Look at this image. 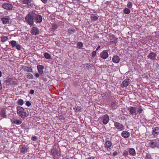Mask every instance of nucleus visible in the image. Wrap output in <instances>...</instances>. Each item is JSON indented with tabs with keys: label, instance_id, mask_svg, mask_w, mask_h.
Instances as JSON below:
<instances>
[{
	"label": "nucleus",
	"instance_id": "26",
	"mask_svg": "<svg viewBox=\"0 0 159 159\" xmlns=\"http://www.w3.org/2000/svg\"><path fill=\"white\" fill-rule=\"evenodd\" d=\"M111 40H112L110 42L112 43L116 44L117 42V39L113 35L112 36V38L111 39Z\"/></svg>",
	"mask_w": 159,
	"mask_h": 159
},
{
	"label": "nucleus",
	"instance_id": "31",
	"mask_svg": "<svg viewBox=\"0 0 159 159\" xmlns=\"http://www.w3.org/2000/svg\"><path fill=\"white\" fill-rule=\"evenodd\" d=\"M44 57L47 59H50L51 58L50 55L48 53L45 52L44 54Z\"/></svg>",
	"mask_w": 159,
	"mask_h": 159
},
{
	"label": "nucleus",
	"instance_id": "35",
	"mask_svg": "<svg viewBox=\"0 0 159 159\" xmlns=\"http://www.w3.org/2000/svg\"><path fill=\"white\" fill-rule=\"evenodd\" d=\"M133 4L132 3L130 2H128V4L127 5V7L129 8H131L132 7Z\"/></svg>",
	"mask_w": 159,
	"mask_h": 159
},
{
	"label": "nucleus",
	"instance_id": "56",
	"mask_svg": "<svg viewBox=\"0 0 159 159\" xmlns=\"http://www.w3.org/2000/svg\"><path fill=\"white\" fill-rule=\"evenodd\" d=\"M2 72H1V71H0V77H1L2 76Z\"/></svg>",
	"mask_w": 159,
	"mask_h": 159
},
{
	"label": "nucleus",
	"instance_id": "9",
	"mask_svg": "<svg viewBox=\"0 0 159 159\" xmlns=\"http://www.w3.org/2000/svg\"><path fill=\"white\" fill-rule=\"evenodd\" d=\"M6 110L5 108L2 109L0 110V117H1L0 120L4 118L7 117V116L6 115Z\"/></svg>",
	"mask_w": 159,
	"mask_h": 159
},
{
	"label": "nucleus",
	"instance_id": "32",
	"mask_svg": "<svg viewBox=\"0 0 159 159\" xmlns=\"http://www.w3.org/2000/svg\"><path fill=\"white\" fill-rule=\"evenodd\" d=\"M124 12L126 14H129L130 13V11L127 8H126L124 10Z\"/></svg>",
	"mask_w": 159,
	"mask_h": 159
},
{
	"label": "nucleus",
	"instance_id": "49",
	"mask_svg": "<svg viewBox=\"0 0 159 159\" xmlns=\"http://www.w3.org/2000/svg\"><path fill=\"white\" fill-rule=\"evenodd\" d=\"M34 90H33V89H31V90H30V92H29V93L31 94H34Z\"/></svg>",
	"mask_w": 159,
	"mask_h": 159
},
{
	"label": "nucleus",
	"instance_id": "28",
	"mask_svg": "<svg viewBox=\"0 0 159 159\" xmlns=\"http://www.w3.org/2000/svg\"><path fill=\"white\" fill-rule=\"evenodd\" d=\"M145 159H152L151 154L148 153H147L145 156Z\"/></svg>",
	"mask_w": 159,
	"mask_h": 159
},
{
	"label": "nucleus",
	"instance_id": "4",
	"mask_svg": "<svg viewBox=\"0 0 159 159\" xmlns=\"http://www.w3.org/2000/svg\"><path fill=\"white\" fill-rule=\"evenodd\" d=\"M34 21L35 22L38 23H41L43 20L42 16L39 15L37 11H36V12H35Z\"/></svg>",
	"mask_w": 159,
	"mask_h": 159
},
{
	"label": "nucleus",
	"instance_id": "42",
	"mask_svg": "<svg viewBox=\"0 0 159 159\" xmlns=\"http://www.w3.org/2000/svg\"><path fill=\"white\" fill-rule=\"evenodd\" d=\"M75 111H77L80 112V110H81V108L79 106H77V107H76L75 108Z\"/></svg>",
	"mask_w": 159,
	"mask_h": 159
},
{
	"label": "nucleus",
	"instance_id": "18",
	"mask_svg": "<svg viewBox=\"0 0 159 159\" xmlns=\"http://www.w3.org/2000/svg\"><path fill=\"white\" fill-rule=\"evenodd\" d=\"M28 148L26 146H24L20 148V152L21 153L25 154L28 151Z\"/></svg>",
	"mask_w": 159,
	"mask_h": 159
},
{
	"label": "nucleus",
	"instance_id": "13",
	"mask_svg": "<svg viewBox=\"0 0 159 159\" xmlns=\"http://www.w3.org/2000/svg\"><path fill=\"white\" fill-rule=\"evenodd\" d=\"M12 123L16 125H20L21 124L22 121L21 120H18L15 118L12 119L11 120Z\"/></svg>",
	"mask_w": 159,
	"mask_h": 159
},
{
	"label": "nucleus",
	"instance_id": "43",
	"mask_svg": "<svg viewBox=\"0 0 159 159\" xmlns=\"http://www.w3.org/2000/svg\"><path fill=\"white\" fill-rule=\"evenodd\" d=\"M11 80V79L10 78L8 79L7 80H6L7 84L8 85H9L10 83V81Z\"/></svg>",
	"mask_w": 159,
	"mask_h": 159
},
{
	"label": "nucleus",
	"instance_id": "50",
	"mask_svg": "<svg viewBox=\"0 0 159 159\" xmlns=\"http://www.w3.org/2000/svg\"><path fill=\"white\" fill-rule=\"evenodd\" d=\"M118 154V153L116 151H115L113 153V155L114 156H116V155H117Z\"/></svg>",
	"mask_w": 159,
	"mask_h": 159
},
{
	"label": "nucleus",
	"instance_id": "51",
	"mask_svg": "<svg viewBox=\"0 0 159 159\" xmlns=\"http://www.w3.org/2000/svg\"><path fill=\"white\" fill-rule=\"evenodd\" d=\"M35 75L37 78H38L39 76V74L37 73H35Z\"/></svg>",
	"mask_w": 159,
	"mask_h": 159
},
{
	"label": "nucleus",
	"instance_id": "14",
	"mask_svg": "<svg viewBox=\"0 0 159 159\" xmlns=\"http://www.w3.org/2000/svg\"><path fill=\"white\" fill-rule=\"evenodd\" d=\"M157 56V54L155 53L151 52L149 53L148 57L152 60H154L155 57Z\"/></svg>",
	"mask_w": 159,
	"mask_h": 159
},
{
	"label": "nucleus",
	"instance_id": "44",
	"mask_svg": "<svg viewBox=\"0 0 159 159\" xmlns=\"http://www.w3.org/2000/svg\"><path fill=\"white\" fill-rule=\"evenodd\" d=\"M16 48L18 50H20L21 49V46L20 44L16 45Z\"/></svg>",
	"mask_w": 159,
	"mask_h": 159
},
{
	"label": "nucleus",
	"instance_id": "53",
	"mask_svg": "<svg viewBox=\"0 0 159 159\" xmlns=\"http://www.w3.org/2000/svg\"><path fill=\"white\" fill-rule=\"evenodd\" d=\"M84 66H86V67H88V66H89V64H84Z\"/></svg>",
	"mask_w": 159,
	"mask_h": 159
},
{
	"label": "nucleus",
	"instance_id": "8",
	"mask_svg": "<svg viewBox=\"0 0 159 159\" xmlns=\"http://www.w3.org/2000/svg\"><path fill=\"white\" fill-rule=\"evenodd\" d=\"M108 57V54L107 50H104L100 53L101 57L104 59L107 58Z\"/></svg>",
	"mask_w": 159,
	"mask_h": 159
},
{
	"label": "nucleus",
	"instance_id": "34",
	"mask_svg": "<svg viewBox=\"0 0 159 159\" xmlns=\"http://www.w3.org/2000/svg\"><path fill=\"white\" fill-rule=\"evenodd\" d=\"M17 103L18 105L22 106L24 104V101L22 99H20L17 102Z\"/></svg>",
	"mask_w": 159,
	"mask_h": 159
},
{
	"label": "nucleus",
	"instance_id": "23",
	"mask_svg": "<svg viewBox=\"0 0 159 159\" xmlns=\"http://www.w3.org/2000/svg\"><path fill=\"white\" fill-rule=\"evenodd\" d=\"M24 71H27L29 72H30L32 71V69L31 67L27 66H25L24 67Z\"/></svg>",
	"mask_w": 159,
	"mask_h": 159
},
{
	"label": "nucleus",
	"instance_id": "5",
	"mask_svg": "<svg viewBox=\"0 0 159 159\" xmlns=\"http://www.w3.org/2000/svg\"><path fill=\"white\" fill-rule=\"evenodd\" d=\"M2 7L7 10L11 11L12 10L13 7L9 3H5L2 4Z\"/></svg>",
	"mask_w": 159,
	"mask_h": 159
},
{
	"label": "nucleus",
	"instance_id": "40",
	"mask_svg": "<svg viewBox=\"0 0 159 159\" xmlns=\"http://www.w3.org/2000/svg\"><path fill=\"white\" fill-rule=\"evenodd\" d=\"M128 154V151L125 150L123 153V155L125 156H127Z\"/></svg>",
	"mask_w": 159,
	"mask_h": 159
},
{
	"label": "nucleus",
	"instance_id": "57",
	"mask_svg": "<svg viewBox=\"0 0 159 159\" xmlns=\"http://www.w3.org/2000/svg\"><path fill=\"white\" fill-rule=\"evenodd\" d=\"M96 37L97 38H99V36H97Z\"/></svg>",
	"mask_w": 159,
	"mask_h": 159
},
{
	"label": "nucleus",
	"instance_id": "12",
	"mask_svg": "<svg viewBox=\"0 0 159 159\" xmlns=\"http://www.w3.org/2000/svg\"><path fill=\"white\" fill-rule=\"evenodd\" d=\"M130 83L129 79H125L122 83L121 87L124 88V87L127 86Z\"/></svg>",
	"mask_w": 159,
	"mask_h": 159
},
{
	"label": "nucleus",
	"instance_id": "7",
	"mask_svg": "<svg viewBox=\"0 0 159 159\" xmlns=\"http://www.w3.org/2000/svg\"><path fill=\"white\" fill-rule=\"evenodd\" d=\"M114 125L116 128L120 130H123L125 129L124 126L122 124L119 123L115 122Z\"/></svg>",
	"mask_w": 159,
	"mask_h": 159
},
{
	"label": "nucleus",
	"instance_id": "3",
	"mask_svg": "<svg viewBox=\"0 0 159 159\" xmlns=\"http://www.w3.org/2000/svg\"><path fill=\"white\" fill-rule=\"evenodd\" d=\"M136 107L131 106L128 108V110L129 112V114L134 118L136 116Z\"/></svg>",
	"mask_w": 159,
	"mask_h": 159
},
{
	"label": "nucleus",
	"instance_id": "22",
	"mask_svg": "<svg viewBox=\"0 0 159 159\" xmlns=\"http://www.w3.org/2000/svg\"><path fill=\"white\" fill-rule=\"evenodd\" d=\"M112 143L111 142L109 141H107L105 143V146L106 148H110L111 146Z\"/></svg>",
	"mask_w": 159,
	"mask_h": 159
},
{
	"label": "nucleus",
	"instance_id": "20",
	"mask_svg": "<svg viewBox=\"0 0 159 159\" xmlns=\"http://www.w3.org/2000/svg\"><path fill=\"white\" fill-rule=\"evenodd\" d=\"M129 152L130 155L133 156H134L136 154V152L134 149L133 148H130L129 149Z\"/></svg>",
	"mask_w": 159,
	"mask_h": 159
},
{
	"label": "nucleus",
	"instance_id": "36",
	"mask_svg": "<svg viewBox=\"0 0 159 159\" xmlns=\"http://www.w3.org/2000/svg\"><path fill=\"white\" fill-rule=\"evenodd\" d=\"M27 78L29 79H33V76L31 74L28 73L27 74Z\"/></svg>",
	"mask_w": 159,
	"mask_h": 159
},
{
	"label": "nucleus",
	"instance_id": "39",
	"mask_svg": "<svg viewBox=\"0 0 159 159\" xmlns=\"http://www.w3.org/2000/svg\"><path fill=\"white\" fill-rule=\"evenodd\" d=\"M28 7H34L35 6V4L34 3H31L30 4H28Z\"/></svg>",
	"mask_w": 159,
	"mask_h": 159
},
{
	"label": "nucleus",
	"instance_id": "19",
	"mask_svg": "<svg viewBox=\"0 0 159 159\" xmlns=\"http://www.w3.org/2000/svg\"><path fill=\"white\" fill-rule=\"evenodd\" d=\"M51 152L52 153V156L53 158L54 159H56L57 158L58 154V151L56 150H54L53 151H52Z\"/></svg>",
	"mask_w": 159,
	"mask_h": 159
},
{
	"label": "nucleus",
	"instance_id": "27",
	"mask_svg": "<svg viewBox=\"0 0 159 159\" xmlns=\"http://www.w3.org/2000/svg\"><path fill=\"white\" fill-rule=\"evenodd\" d=\"M137 109L136 111L137 114H141L142 113L143 111V110L141 107H139Z\"/></svg>",
	"mask_w": 159,
	"mask_h": 159
},
{
	"label": "nucleus",
	"instance_id": "25",
	"mask_svg": "<svg viewBox=\"0 0 159 159\" xmlns=\"http://www.w3.org/2000/svg\"><path fill=\"white\" fill-rule=\"evenodd\" d=\"M1 41L2 42H4L8 39V37L4 36H2L1 37Z\"/></svg>",
	"mask_w": 159,
	"mask_h": 159
},
{
	"label": "nucleus",
	"instance_id": "45",
	"mask_svg": "<svg viewBox=\"0 0 159 159\" xmlns=\"http://www.w3.org/2000/svg\"><path fill=\"white\" fill-rule=\"evenodd\" d=\"M96 54V51H93L92 53V57H94Z\"/></svg>",
	"mask_w": 159,
	"mask_h": 159
},
{
	"label": "nucleus",
	"instance_id": "2",
	"mask_svg": "<svg viewBox=\"0 0 159 159\" xmlns=\"http://www.w3.org/2000/svg\"><path fill=\"white\" fill-rule=\"evenodd\" d=\"M16 109L17 114L20 117L23 118L27 117L26 113L23 107L20 106H18L16 107Z\"/></svg>",
	"mask_w": 159,
	"mask_h": 159
},
{
	"label": "nucleus",
	"instance_id": "6",
	"mask_svg": "<svg viewBox=\"0 0 159 159\" xmlns=\"http://www.w3.org/2000/svg\"><path fill=\"white\" fill-rule=\"evenodd\" d=\"M100 118L101 120H102V122L104 125L107 124L109 120V116L107 114L104 115Z\"/></svg>",
	"mask_w": 159,
	"mask_h": 159
},
{
	"label": "nucleus",
	"instance_id": "33",
	"mask_svg": "<svg viewBox=\"0 0 159 159\" xmlns=\"http://www.w3.org/2000/svg\"><path fill=\"white\" fill-rule=\"evenodd\" d=\"M10 43L13 47H14L16 46V42L14 40H12L11 41Z\"/></svg>",
	"mask_w": 159,
	"mask_h": 159
},
{
	"label": "nucleus",
	"instance_id": "24",
	"mask_svg": "<svg viewBox=\"0 0 159 159\" xmlns=\"http://www.w3.org/2000/svg\"><path fill=\"white\" fill-rule=\"evenodd\" d=\"M9 19L8 18L3 17L1 18V20L2 22V23L4 24H5L7 23H9Z\"/></svg>",
	"mask_w": 159,
	"mask_h": 159
},
{
	"label": "nucleus",
	"instance_id": "37",
	"mask_svg": "<svg viewBox=\"0 0 159 159\" xmlns=\"http://www.w3.org/2000/svg\"><path fill=\"white\" fill-rule=\"evenodd\" d=\"M74 30H73L72 29L69 28L68 30V33L70 34H73L74 33Z\"/></svg>",
	"mask_w": 159,
	"mask_h": 159
},
{
	"label": "nucleus",
	"instance_id": "30",
	"mask_svg": "<svg viewBox=\"0 0 159 159\" xmlns=\"http://www.w3.org/2000/svg\"><path fill=\"white\" fill-rule=\"evenodd\" d=\"M32 1V0H23L22 2L24 4L28 5Z\"/></svg>",
	"mask_w": 159,
	"mask_h": 159
},
{
	"label": "nucleus",
	"instance_id": "41",
	"mask_svg": "<svg viewBox=\"0 0 159 159\" xmlns=\"http://www.w3.org/2000/svg\"><path fill=\"white\" fill-rule=\"evenodd\" d=\"M77 45L79 47L82 48L83 46V44L82 42H79L77 43Z\"/></svg>",
	"mask_w": 159,
	"mask_h": 159
},
{
	"label": "nucleus",
	"instance_id": "1",
	"mask_svg": "<svg viewBox=\"0 0 159 159\" xmlns=\"http://www.w3.org/2000/svg\"><path fill=\"white\" fill-rule=\"evenodd\" d=\"M35 12H36L35 10L30 11L25 17V19L26 22L30 25L34 24Z\"/></svg>",
	"mask_w": 159,
	"mask_h": 159
},
{
	"label": "nucleus",
	"instance_id": "29",
	"mask_svg": "<svg viewBox=\"0 0 159 159\" xmlns=\"http://www.w3.org/2000/svg\"><path fill=\"white\" fill-rule=\"evenodd\" d=\"M98 17L94 15H93L91 17V20L93 21L97 20L98 19Z\"/></svg>",
	"mask_w": 159,
	"mask_h": 159
},
{
	"label": "nucleus",
	"instance_id": "15",
	"mask_svg": "<svg viewBox=\"0 0 159 159\" xmlns=\"http://www.w3.org/2000/svg\"><path fill=\"white\" fill-rule=\"evenodd\" d=\"M121 135L123 138H127L129 137L130 134L127 131H124L122 132Z\"/></svg>",
	"mask_w": 159,
	"mask_h": 159
},
{
	"label": "nucleus",
	"instance_id": "17",
	"mask_svg": "<svg viewBox=\"0 0 159 159\" xmlns=\"http://www.w3.org/2000/svg\"><path fill=\"white\" fill-rule=\"evenodd\" d=\"M37 68L39 74H42L43 73V69H44V67L42 65H38L37 66Z\"/></svg>",
	"mask_w": 159,
	"mask_h": 159
},
{
	"label": "nucleus",
	"instance_id": "46",
	"mask_svg": "<svg viewBox=\"0 0 159 159\" xmlns=\"http://www.w3.org/2000/svg\"><path fill=\"white\" fill-rule=\"evenodd\" d=\"M26 105L28 106V107H30L31 105V103H30V102H29V101H27L26 102V104H25Z\"/></svg>",
	"mask_w": 159,
	"mask_h": 159
},
{
	"label": "nucleus",
	"instance_id": "10",
	"mask_svg": "<svg viewBox=\"0 0 159 159\" xmlns=\"http://www.w3.org/2000/svg\"><path fill=\"white\" fill-rule=\"evenodd\" d=\"M30 32L32 34L35 35L39 34V31L38 28L36 27H33Z\"/></svg>",
	"mask_w": 159,
	"mask_h": 159
},
{
	"label": "nucleus",
	"instance_id": "54",
	"mask_svg": "<svg viewBox=\"0 0 159 159\" xmlns=\"http://www.w3.org/2000/svg\"><path fill=\"white\" fill-rule=\"evenodd\" d=\"M100 48V46H99L97 48H96V51H98Z\"/></svg>",
	"mask_w": 159,
	"mask_h": 159
},
{
	"label": "nucleus",
	"instance_id": "38",
	"mask_svg": "<svg viewBox=\"0 0 159 159\" xmlns=\"http://www.w3.org/2000/svg\"><path fill=\"white\" fill-rule=\"evenodd\" d=\"M57 25L56 24H53L52 25V28L54 30H56L57 28Z\"/></svg>",
	"mask_w": 159,
	"mask_h": 159
},
{
	"label": "nucleus",
	"instance_id": "55",
	"mask_svg": "<svg viewBox=\"0 0 159 159\" xmlns=\"http://www.w3.org/2000/svg\"><path fill=\"white\" fill-rule=\"evenodd\" d=\"M87 159H94L93 157H89V158H88Z\"/></svg>",
	"mask_w": 159,
	"mask_h": 159
},
{
	"label": "nucleus",
	"instance_id": "47",
	"mask_svg": "<svg viewBox=\"0 0 159 159\" xmlns=\"http://www.w3.org/2000/svg\"><path fill=\"white\" fill-rule=\"evenodd\" d=\"M37 139V138L36 136H33L32 138V140L33 141H36Z\"/></svg>",
	"mask_w": 159,
	"mask_h": 159
},
{
	"label": "nucleus",
	"instance_id": "48",
	"mask_svg": "<svg viewBox=\"0 0 159 159\" xmlns=\"http://www.w3.org/2000/svg\"><path fill=\"white\" fill-rule=\"evenodd\" d=\"M11 84L12 85H17L18 84V83L16 81H13L12 82Z\"/></svg>",
	"mask_w": 159,
	"mask_h": 159
},
{
	"label": "nucleus",
	"instance_id": "16",
	"mask_svg": "<svg viewBox=\"0 0 159 159\" xmlns=\"http://www.w3.org/2000/svg\"><path fill=\"white\" fill-rule=\"evenodd\" d=\"M112 60L113 62L116 63H117L120 61V58L118 56L115 55L113 56Z\"/></svg>",
	"mask_w": 159,
	"mask_h": 159
},
{
	"label": "nucleus",
	"instance_id": "11",
	"mask_svg": "<svg viewBox=\"0 0 159 159\" xmlns=\"http://www.w3.org/2000/svg\"><path fill=\"white\" fill-rule=\"evenodd\" d=\"M152 134L153 135L157 136L159 134V127L154 128L152 131Z\"/></svg>",
	"mask_w": 159,
	"mask_h": 159
},
{
	"label": "nucleus",
	"instance_id": "52",
	"mask_svg": "<svg viewBox=\"0 0 159 159\" xmlns=\"http://www.w3.org/2000/svg\"><path fill=\"white\" fill-rule=\"evenodd\" d=\"M43 3H46L47 2L48 0H41Z\"/></svg>",
	"mask_w": 159,
	"mask_h": 159
},
{
	"label": "nucleus",
	"instance_id": "21",
	"mask_svg": "<svg viewBox=\"0 0 159 159\" xmlns=\"http://www.w3.org/2000/svg\"><path fill=\"white\" fill-rule=\"evenodd\" d=\"M149 144L150 147L152 148H155L157 144L156 141L154 140L151 141V142L149 143Z\"/></svg>",
	"mask_w": 159,
	"mask_h": 159
}]
</instances>
